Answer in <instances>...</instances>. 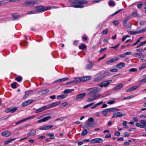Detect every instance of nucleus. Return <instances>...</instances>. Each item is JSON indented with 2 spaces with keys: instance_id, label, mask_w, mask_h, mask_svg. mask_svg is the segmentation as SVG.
<instances>
[{
  "instance_id": "16",
  "label": "nucleus",
  "mask_w": 146,
  "mask_h": 146,
  "mask_svg": "<svg viewBox=\"0 0 146 146\" xmlns=\"http://www.w3.org/2000/svg\"><path fill=\"white\" fill-rule=\"evenodd\" d=\"M123 87V85L122 84H120L114 87L113 88V90L115 91H117L119 90Z\"/></svg>"
},
{
  "instance_id": "24",
  "label": "nucleus",
  "mask_w": 146,
  "mask_h": 146,
  "mask_svg": "<svg viewBox=\"0 0 146 146\" xmlns=\"http://www.w3.org/2000/svg\"><path fill=\"white\" fill-rule=\"evenodd\" d=\"M49 91V90L48 89H46L42 90L40 91L39 92V93L41 94H44L48 93V92Z\"/></svg>"
},
{
  "instance_id": "59",
  "label": "nucleus",
  "mask_w": 146,
  "mask_h": 146,
  "mask_svg": "<svg viewBox=\"0 0 146 146\" xmlns=\"http://www.w3.org/2000/svg\"><path fill=\"white\" fill-rule=\"evenodd\" d=\"M136 50L137 52H143L144 51V50L142 48L137 49Z\"/></svg>"
},
{
  "instance_id": "4",
  "label": "nucleus",
  "mask_w": 146,
  "mask_h": 146,
  "mask_svg": "<svg viewBox=\"0 0 146 146\" xmlns=\"http://www.w3.org/2000/svg\"><path fill=\"white\" fill-rule=\"evenodd\" d=\"M39 1L37 0L26 1L23 4L24 7L28 6L30 5L31 6H33L35 4H37L39 3Z\"/></svg>"
},
{
  "instance_id": "13",
  "label": "nucleus",
  "mask_w": 146,
  "mask_h": 146,
  "mask_svg": "<svg viewBox=\"0 0 146 146\" xmlns=\"http://www.w3.org/2000/svg\"><path fill=\"white\" fill-rule=\"evenodd\" d=\"M51 118V116H49L46 117H45L43 118L38 120V123H39L41 122L47 121L48 119H50Z\"/></svg>"
},
{
  "instance_id": "60",
  "label": "nucleus",
  "mask_w": 146,
  "mask_h": 146,
  "mask_svg": "<svg viewBox=\"0 0 146 146\" xmlns=\"http://www.w3.org/2000/svg\"><path fill=\"white\" fill-rule=\"evenodd\" d=\"M146 43V40H145L143 42H141L139 43L140 46H141L143 45Z\"/></svg>"
},
{
  "instance_id": "39",
  "label": "nucleus",
  "mask_w": 146,
  "mask_h": 146,
  "mask_svg": "<svg viewBox=\"0 0 146 146\" xmlns=\"http://www.w3.org/2000/svg\"><path fill=\"white\" fill-rule=\"evenodd\" d=\"M101 80H102V78H101V76H100L94 79V82H98Z\"/></svg>"
},
{
  "instance_id": "1",
  "label": "nucleus",
  "mask_w": 146,
  "mask_h": 146,
  "mask_svg": "<svg viewBox=\"0 0 146 146\" xmlns=\"http://www.w3.org/2000/svg\"><path fill=\"white\" fill-rule=\"evenodd\" d=\"M70 3V7L77 8H83L84 4L88 3L87 0H68Z\"/></svg>"
},
{
  "instance_id": "48",
  "label": "nucleus",
  "mask_w": 146,
  "mask_h": 146,
  "mask_svg": "<svg viewBox=\"0 0 146 146\" xmlns=\"http://www.w3.org/2000/svg\"><path fill=\"white\" fill-rule=\"evenodd\" d=\"M122 10H123V9H120L118 10V11H116L114 13L112 14L111 15L112 16H113L115 15H116L117 14H118V13H119L120 12L122 11Z\"/></svg>"
},
{
  "instance_id": "14",
  "label": "nucleus",
  "mask_w": 146,
  "mask_h": 146,
  "mask_svg": "<svg viewBox=\"0 0 146 146\" xmlns=\"http://www.w3.org/2000/svg\"><path fill=\"white\" fill-rule=\"evenodd\" d=\"M124 26L127 29H129L131 28V25L129 23H127V21L124 20L123 22Z\"/></svg>"
},
{
  "instance_id": "6",
  "label": "nucleus",
  "mask_w": 146,
  "mask_h": 146,
  "mask_svg": "<svg viewBox=\"0 0 146 146\" xmlns=\"http://www.w3.org/2000/svg\"><path fill=\"white\" fill-rule=\"evenodd\" d=\"M113 81L111 80H106L98 84V86L100 87H108L110 84Z\"/></svg>"
},
{
  "instance_id": "35",
  "label": "nucleus",
  "mask_w": 146,
  "mask_h": 146,
  "mask_svg": "<svg viewBox=\"0 0 146 146\" xmlns=\"http://www.w3.org/2000/svg\"><path fill=\"white\" fill-rule=\"evenodd\" d=\"M16 139L15 138L14 139H9L7 140V141H5L4 144V145H7L11 142V141H13V140H15Z\"/></svg>"
},
{
  "instance_id": "19",
  "label": "nucleus",
  "mask_w": 146,
  "mask_h": 146,
  "mask_svg": "<svg viewBox=\"0 0 146 146\" xmlns=\"http://www.w3.org/2000/svg\"><path fill=\"white\" fill-rule=\"evenodd\" d=\"M53 127V125H50L44 127H41L39 128V129L40 130H48L49 129L52 128Z\"/></svg>"
},
{
  "instance_id": "30",
  "label": "nucleus",
  "mask_w": 146,
  "mask_h": 146,
  "mask_svg": "<svg viewBox=\"0 0 146 146\" xmlns=\"http://www.w3.org/2000/svg\"><path fill=\"white\" fill-rule=\"evenodd\" d=\"M125 115V113H122L120 112H119L117 113L116 114V117H121L122 116H124Z\"/></svg>"
},
{
  "instance_id": "26",
  "label": "nucleus",
  "mask_w": 146,
  "mask_h": 146,
  "mask_svg": "<svg viewBox=\"0 0 146 146\" xmlns=\"http://www.w3.org/2000/svg\"><path fill=\"white\" fill-rule=\"evenodd\" d=\"M36 133V131L34 129H32L31 131L27 134V135L29 136H32L35 135Z\"/></svg>"
},
{
  "instance_id": "63",
  "label": "nucleus",
  "mask_w": 146,
  "mask_h": 146,
  "mask_svg": "<svg viewBox=\"0 0 146 146\" xmlns=\"http://www.w3.org/2000/svg\"><path fill=\"white\" fill-rule=\"evenodd\" d=\"M120 133L119 132H116L114 133V135L115 136H119L120 135Z\"/></svg>"
},
{
  "instance_id": "7",
  "label": "nucleus",
  "mask_w": 146,
  "mask_h": 146,
  "mask_svg": "<svg viewBox=\"0 0 146 146\" xmlns=\"http://www.w3.org/2000/svg\"><path fill=\"white\" fill-rule=\"evenodd\" d=\"M103 141L102 139L100 138H96L94 139H92L90 143L91 144L97 143H101Z\"/></svg>"
},
{
  "instance_id": "32",
  "label": "nucleus",
  "mask_w": 146,
  "mask_h": 146,
  "mask_svg": "<svg viewBox=\"0 0 146 146\" xmlns=\"http://www.w3.org/2000/svg\"><path fill=\"white\" fill-rule=\"evenodd\" d=\"M79 48L80 49L84 50L85 49H86L87 47L86 45L84 44H82L81 45H79Z\"/></svg>"
},
{
  "instance_id": "22",
  "label": "nucleus",
  "mask_w": 146,
  "mask_h": 146,
  "mask_svg": "<svg viewBox=\"0 0 146 146\" xmlns=\"http://www.w3.org/2000/svg\"><path fill=\"white\" fill-rule=\"evenodd\" d=\"M35 117L34 115H32L31 116L25 118L22 120H21L19 121V124L25 121L28 120L29 119H32Z\"/></svg>"
},
{
  "instance_id": "40",
  "label": "nucleus",
  "mask_w": 146,
  "mask_h": 146,
  "mask_svg": "<svg viewBox=\"0 0 146 146\" xmlns=\"http://www.w3.org/2000/svg\"><path fill=\"white\" fill-rule=\"evenodd\" d=\"M100 94H98L96 95H93L92 97H93L94 99L95 100L98 98L100 96Z\"/></svg>"
},
{
  "instance_id": "44",
  "label": "nucleus",
  "mask_w": 146,
  "mask_h": 146,
  "mask_svg": "<svg viewBox=\"0 0 146 146\" xmlns=\"http://www.w3.org/2000/svg\"><path fill=\"white\" fill-rule=\"evenodd\" d=\"M146 68V63L142 65L139 68V70L143 69Z\"/></svg>"
},
{
  "instance_id": "12",
  "label": "nucleus",
  "mask_w": 146,
  "mask_h": 146,
  "mask_svg": "<svg viewBox=\"0 0 146 146\" xmlns=\"http://www.w3.org/2000/svg\"><path fill=\"white\" fill-rule=\"evenodd\" d=\"M11 134V132L9 131H3L1 133V135L3 136L6 137H9Z\"/></svg>"
},
{
  "instance_id": "53",
  "label": "nucleus",
  "mask_w": 146,
  "mask_h": 146,
  "mask_svg": "<svg viewBox=\"0 0 146 146\" xmlns=\"http://www.w3.org/2000/svg\"><path fill=\"white\" fill-rule=\"evenodd\" d=\"M66 118V117H60V118H58L56 119H55V120L56 121H58V120H60V121H62L64 120V118Z\"/></svg>"
},
{
  "instance_id": "8",
  "label": "nucleus",
  "mask_w": 146,
  "mask_h": 146,
  "mask_svg": "<svg viewBox=\"0 0 146 146\" xmlns=\"http://www.w3.org/2000/svg\"><path fill=\"white\" fill-rule=\"evenodd\" d=\"M145 31V29H143L139 31H129L128 33L131 35H135L137 34L140 33Z\"/></svg>"
},
{
  "instance_id": "46",
  "label": "nucleus",
  "mask_w": 146,
  "mask_h": 146,
  "mask_svg": "<svg viewBox=\"0 0 146 146\" xmlns=\"http://www.w3.org/2000/svg\"><path fill=\"white\" fill-rule=\"evenodd\" d=\"M127 123V122L126 121H123L122 123V124L123 125V127L125 128H127V126L126 125V124Z\"/></svg>"
},
{
  "instance_id": "25",
  "label": "nucleus",
  "mask_w": 146,
  "mask_h": 146,
  "mask_svg": "<svg viewBox=\"0 0 146 146\" xmlns=\"http://www.w3.org/2000/svg\"><path fill=\"white\" fill-rule=\"evenodd\" d=\"M73 83L78 84L80 83L81 82V78L79 77H76L74 78V80H73Z\"/></svg>"
},
{
  "instance_id": "52",
  "label": "nucleus",
  "mask_w": 146,
  "mask_h": 146,
  "mask_svg": "<svg viewBox=\"0 0 146 146\" xmlns=\"http://www.w3.org/2000/svg\"><path fill=\"white\" fill-rule=\"evenodd\" d=\"M108 32V30L107 29H105L104 30V31H102L101 33L103 34H104L106 35Z\"/></svg>"
},
{
  "instance_id": "33",
  "label": "nucleus",
  "mask_w": 146,
  "mask_h": 146,
  "mask_svg": "<svg viewBox=\"0 0 146 146\" xmlns=\"http://www.w3.org/2000/svg\"><path fill=\"white\" fill-rule=\"evenodd\" d=\"M102 114L104 116H106L108 113V112L107 109H105L102 110Z\"/></svg>"
},
{
  "instance_id": "31",
  "label": "nucleus",
  "mask_w": 146,
  "mask_h": 146,
  "mask_svg": "<svg viewBox=\"0 0 146 146\" xmlns=\"http://www.w3.org/2000/svg\"><path fill=\"white\" fill-rule=\"evenodd\" d=\"M93 66V64L92 63L87 64L86 66V69L87 70L90 69L92 68Z\"/></svg>"
},
{
  "instance_id": "45",
  "label": "nucleus",
  "mask_w": 146,
  "mask_h": 146,
  "mask_svg": "<svg viewBox=\"0 0 146 146\" xmlns=\"http://www.w3.org/2000/svg\"><path fill=\"white\" fill-rule=\"evenodd\" d=\"M94 100L93 97H92L91 98H89L87 99L86 101L88 102H90Z\"/></svg>"
},
{
  "instance_id": "43",
  "label": "nucleus",
  "mask_w": 146,
  "mask_h": 146,
  "mask_svg": "<svg viewBox=\"0 0 146 146\" xmlns=\"http://www.w3.org/2000/svg\"><path fill=\"white\" fill-rule=\"evenodd\" d=\"M133 16L135 17H138V15L137 13V12L135 11H133L132 13Z\"/></svg>"
},
{
  "instance_id": "36",
  "label": "nucleus",
  "mask_w": 146,
  "mask_h": 146,
  "mask_svg": "<svg viewBox=\"0 0 146 146\" xmlns=\"http://www.w3.org/2000/svg\"><path fill=\"white\" fill-rule=\"evenodd\" d=\"M103 101H101L100 102H99L95 104L93 106L91 107V109H93L95 108V107H97V106H99L101 105L103 103Z\"/></svg>"
},
{
  "instance_id": "61",
  "label": "nucleus",
  "mask_w": 146,
  "mask_h": 146,
  "mask_svg": "<svg viewBox=\"0 0 146 146\" xmlns=\"http://www.w3.org/2000/svg\"><path fill=\"white\" fill-rule=\"evenodd\" d=\"M142 54L141 53H138L134 54L133 55V56H141Z\"/></svg>"
},
{
  "instance_id": "55",
  "label": "nucleus",
  "mask_w": 146,
  "mask_h": 146,
  "mask_svg": "<svg viewBox=\"0 0 146 146\" xmlns=\"http://www.w3.org/2000/svg\"><path fill=\"white\" fill-rule=\"evenodd\" d=\"M119 23V21L117 20H116L113 22V23L115 25H117Z\"/></svg>"
},
{
  "instance_id": "51",
  "label": "nucleus",
  "mask_w": 146,
  "mask_h": 146,
  "mask_svg": "<svg viewBox=\"0 0 146 146\" xmlns=\"http://www.w3.org/2000/svg\"><path fill=\"white\" fill-rule=\"evenodd\" d=\"M88 132V131L86 129H85L82 131V135L84 136Z\"/></svg>"
},
{
  "instance_id": "28",
  "label": "nucleus",
  "mask_w": 146,
  "mask_h": 146,
  "mask_svg": "<svg viewBox=\"0 0 146 146\" xmlns=\"http://www.w3.org/2000/svg\"><path fill=\"white\" fill-rule=\"evenodd\" d=\"M11 16L13 18V20H17L18 17V15L17 13L12 14Z\"/></svg>"
},
{
  "instance_id": "49",
  "label": "nucleus",
  "mask_w": 146,
  "mask_h": 146,
  "mask_svg": "<svg viewBox=\"0 0 146 146\" xmlns=\"http://www.w3.org/2000/svg\"><path fill=\"white\" fill-rule=\"evenodd\" d=\"M137 69L133 68H131L129 69V71L130 72H137Z\"/></svg>"
},
{
  "instance_id": "27",
  "label": "nucleus",
  "mask_w": 146,
  "mask_h": 146,
  "mask_svg": "<svg viewBox=\"0 0 146 146\" xmlns=\"http://www.w3.org/2000/svg\"><path fill=\"white\" fill-rule=\"evenodd\" d=\"M67 95L66 94H61L57 97V98L59 100H61L66 98Z\"/></svg>"
},
{
  "instance_id": "10",
  "label": "nucleus",
  "mask_w": 146,
  "mask_h": 146,
  "mask_svg": "<svg viewBox=\"0 0 146 146\" xmlns=\"http://www.w3.org/2000/svg\"><path fill=\"white\" fill-rule=\"evenodd\" d=\"M61 103L60 101L55 102L49 104L48 105L49 109L54 107L58 105H60Z\"/></svg>"
},
{
  "instance_id": "11",
  "label": "nucleus",
  "mask_w": 146,
  "mask_h": 146,
  "mask_svg": "<svg viewBox=\"0 0 146 146\" xmlns=\"http://www.w3.org/2000/svg\"><path fill=\"white\" fill-rule=\"evenodd\" d=\"M33 101L34 100H31L26 101L22 104V106L23 107L27 105L31 104L33 102Z\"/></svg>"
},
{
  "instance_id": "34",
  "label": "nucleus",
  "mask_w": 146,
  "mask_h": 146,
  "mask_svg": "<svg viewBox=\"0 0 146 146\" xmlns=\"http://www.w3.org/2000/svg\"><path fill=\"white\" fill-rule=\"evenodd\" d=\"M74 90V89H66L64 91V93L65 94H67L71 92Z\"/></svg>"
},
{
  "instance_id": "17",
  "label": "nucleus",
  "mask_w": 146,
  "mask_h": 146,
  "mask_svg": "<svg viewBox=\"0 0 146 146\" xmlns=\"http://www.w3.org/2000/svg\"><path fill=\"white\" fill-rule=\"evenodd\" d=\"M91 77L90 76H85L81 78V81L84 82L90 79Z\"/></svg>"
},
{
  "instance_id": "23",
  "label": "nucleus",
  "mask_w": 146,
  "mask_h": 146,
  "mask_svg": "<svg viewBox=\"0 0 146 146\" xmlns=\"http://www.w3.org/2000/svg\"><path fill=\"white\" fill-rule=\"evenodd\" d=\"M110 74V73L108 72H104V74H101L100 76L102 79H103L106 76H107Z\"/></svg>"
},
{
  "instance_id": "15",
  "label": "nucleus",
  "mask_w": 146,
  "mask_h": 146,
  "mask_svg": "<svg viewBox=\"0 0 146 146\" xmlns=\"http://www.w3.org/2000/svg\"><path fill=\"white\" fill-rule=\"evenodd\" d=\"M33 93V90H30L25 92V95L23 97V98H25Z\"/></svg>"
},
{
  "instance_id": "54",
  "label": "nucleus",
  "mask_w": 146,
  "mask_h": 146,
  "mask_svg": "<svg viewBox=\"0 0 146 146\" xmlns=\"http://www.w3.org/2000/svg\"><path fill=\"white\" fill-rule=\"evenodd\" d=\"M7 3V1H0V5L5 4Z\"/></svg>"
},
{
  "instance_id": "21",
  "label": "nucleus",
  "mask_w": 146,
  "mask_h": 146,
  "mask_svg": "<svg viewBox=\"0 0 146 146\" xmlns=\"http://www.w3.org/2000/svg\"><path fill=\"white\" fill-rule=\"evenodd\" d=\"M119 58H114L111 59L107 61L106 62V64H109L111 63L114 62L118 60Z\"/></svg>"
},
{
  "instance_id": "38",
  "label": "nucleus",
  "mask_w": 146,
  "mask_h": 146,
  "mask_svg": "<svg viewBox=\"0 0 146 146\" xmlns=\"http://www.w3.org/2000/svg\"><path fill=\"white\" fill-rule=\"evenodd\" d=\"M17 83L16 82H14L11 84V86L13 88H16V85Z\"/></svg>"
},
{
  "instance_id": "57",
  "label": "nucleus",
  "mask_w": 146,
  "mask_h": 146,
  "mask_svg": "<svg viewBox=\"0 0 146 146\" xmlns=\"http://www.w3.org/2000/svg\"><path fill=\"white\" fill-rule=\"evenodd\" d=\"M140 85H136L133 86L132 87L133 88V90H134L136 89L137 88H139L140 86Z\"/></svg>"
},
{
  "instance_id": "37",
  "label": "nucleus",
  "mask_w": 146,
  "mask_h": 146,
  "mask_svg": "<svg viewBox=\"0 0 146 146\" xmlns=\"http://www.w3.org/2000/svg\"><path fill=\"white\" fill-rule=\"evenodd\" d=\"M46 135L47 136H49L50 138L52 139H54L55 138L53 134L50 133H48L46 134Z\"/></svg>"
},
{
  "instance_id": "58",
  "label": "nucleus",
  "mask_w": 146,
  "mask_h": 146,
  "mask_svg": "<svg viewBox=\"0 0 146 146\" xmlns=\"http://www.w3.org/2000/svg\"><path fill=\"white\" fill-rule=\"evenodd\" d=\"M143 5V4L141 3L139 4H138L137 5V7L139 9H140L142 7Z\"/></svg>"
},
{
  "instance_id": "9",
  "label": "nucleus",
  "mask_w": 146,
  "mask_h": 146,
  "mask_svg": "<svg viewBox=\"0 0 146 146\" xmlns=\"http://www.w3.org/2000/svg\"><path fill=\"white\" fill-rule=\"evenodd\" d=\"M18 109L17 107H11L7 108L6 112H11L13 113L15 111Z\"/></svg>"
},
{
  "instance_id": "64",
  "label": "nucleus",
  "mask_w": 146,
  "mask_h": 146,
  "mask_svg": "<svg viewBox=\"0 0 146 146\" xmlns=\"http://www.w3.org/2000/svg\"><path fill=\"white\" fill-rule=\"evenodd\" d=\"M115 102V100H111L109 101L108 102V103L109 104H113Z\"/></svg>"
},
{
  "instance_id": "18",
  "label": "nucleus",
  "mask_w": 146,
  "mask_h": 146,
  "mask_svg": "<svg viewBox=\"0 0 146 146\" xmlns=\"http://www.w3.org/2000/svg\"><path fill=\"white\" fill-rule=\"evenodd\" d=\"M86 93H83L81 94L77 95L76 96V98L77 99H81L83 98L86 95Z\"/></svg>"
},
{
  "instance_id": "50",
  "label": "nucleus",
  "mask_w": 146,
  "mask_h": 146,
  "mask_svg": "<svg viewBox=\"0 0 146 146\" xmlns=\"http://www.w3.org/2000/svg\"><path fill=\"white\" fill-rule=\"evenodd\" d=\"M68 103L65 102L62 103L60 106L62 107V108L64 107H66L68 106Z\"/></svg>"
},
{
  "instance_id": "2",
  "label": "nucleus",
  "mask_w": 146,
  "mask_h": 146,
  "mask_svg": "<svg viewBox=\"0 0 146 146\" xmlns=\"http://www.w3.org/2000/svg\"><path fill=\"white\" fill-rule=\"evenodd\" d=\"M94 119L92 117H90L87 121L86 124L84 125V128L88 129V127H94L96 126L95 123L93 122Z\"/></svg>"
},
{
  "instance_id": "42",
  "label": "nucleus",
  "mask_w": 146,
  "mask_h": 146,
  "mask_svg": "<svg viewBox=\"0 0 146 146\" xmlns=\"http://www.w3.org/2000/svg\"><path fill=\"white\" fill-rule=\"evenodd\" d=\"M134 97V96L133 95H131L130 96H127L126 97H125L123 98V100H125L126 99H129L133 98Z\"/></svg>"
},
{
  "instance_id": "62",
  "label": "nucleus",
  "mask_w": 146,
  "mask_h": 146,
  "mask_svg": "<svg viewBox=\"0 0 146 146\" xmlns=\"http://www.w3.org/2000/svg\"><path fill=\"white\" fill-rule=\"evenodd\" d=\"M35 13H36V12H35V11H29L27 13V14H34Z\"/></svg>"
},
{
  "instance_id": "3",
  "label": "nucleus",
  "mask_w": 146,
  "mask_h": 146,
  "mask_svg": "<svg viewBox=\"0 0 146 146\" xmlns=\"http://www.w3.org/2000/svg\"><path fill=\"white\" fill-rule=\"evenodd\" d=\"M90 90H91V92L87 94V96L88 97H92L101 91L100 89L98 87L90 88L87 90V91Z\"/></svg>"
},
{
  "instance_id": "29",
  "label": "nucleus",
  "mask_w": 146,
  "mask_h": 146,
  "mask_svg": "<svg viewBox=\"0 0 146 146\" xmlns=\"http://www.w3.org/2000/svg\"><path fill=\"white\" fill-rule=\"evenodd\" d=\"M109 5L111 7H113L115 5V2L112 0H110L108 3Z\"/></svg>"
},
{
  "instance_id": "56",
  "label": "nucleus",
  "mask_w": 146,
  "mask_h": 146,
  "mask_svg": "<svg viewBox=\"0 0 146 146\" xmlns=\"http://www.w3.org/2000/svg\"><path fill=\"white\" fill-rule=\"evenodd\" d=\"M117 69L116 68L114 69H111L110 70V71L112 72H117Z\"/></svg>"
},
{
  "instance_id": "41",
  "label": "nucleus",
  "mask_w": 146,
  "mask_h": 146,
  "mask_svg": "<svg viewBox=\"0 0 146 146\" xmlns=\"http://www.w3.org/2000/svg\"><path fill=\"white\" fill-rule=\"evenodd\" d=\"M40 108V109L42 111L46 110V109H49L48 105H47L46 106H43L42 107H41V108Z\"/></svg>"
},
{
  "instance_id": "5",
  "label": "nucleus",
  "mask_w": 146,
  "mask_h": 146,
  "mask_svg": "<svg viewBox=\"0 0 146 146\" xmlns=\"http://www.w3.org/2000/svg\"><path fill=\"white\" fill-rule=\"evenodd\" d=\"M36 8V9L35 10V12L36 13L43 12L46 10H50L51 9V7H44V6H37Z\"/></svg>"
},
{
  "instance_id": "20",
  "label": "nucleus",
  "mask_w": 146,
  "mask_h": 146,
  "mask_svg": "<svg viewBox=\"0 0 146 146\" xmlns=\"http://www.w3.org/2000/svg\"><path fill=\"white\" fill-rule=\"evenodd\" d=\"M125 66V64L123 62H121L118 64H117L116 66V67L118 68L121 69Z\"/></svg>"
},
{
  "instance_id": "47",
  "label": "nucleus",
  "mask_w": 146,
  "mask_h": 146,
  "mask_svg": "<svg viewBox=\"0 0 146 146\" xmlns=\"http://www.w3.org/2000/svg\"><path fill=\"white\" fill-rule=\"evenodd\" d=\"M108 112H114V108H111L107 109Z\"/></svg>"
}]
</instances>
